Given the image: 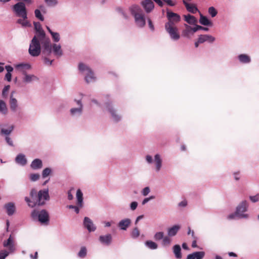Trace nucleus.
<instances>
[{
	"label": "nucleus",
	"mask_w": 259,
	"mask_h": 259,
	"mask_svg": "<svg viewBox=\"0 0 259 259\" xmlns=\"http://www.w3.org/2000/svg\"><path fill=\"white\" fill-rule=\"evenodd\" d=\"M51 169L50 168L47 167L45 168L42 172V177L43 178H46L47 177L49 176L51 173Z\"/></svg>",
	"instance_id": "nucleus-48"
},
{
	"label": "nucleus",
	"mask_w": 259,
	"mask_h": 259,
	"mask_svg": "<svg viewBox=\"0 0 259 259\" xmlns=\"http://www.w3.org/2000/svg\"><path fill=\"white\" fill-rule=\"evenodd\" d=\"M131 224V220L130 219L121 220L118 224V227L122 230H126Z\"/></svg>",
	"instance_id": "nucleus-24"
},
{
	"label": "nucleus",
	"mask_w": 259,
	"mask_h": 259,
	"mask_svg": "<svg viewBox=\"0 0 259 259\" xmlns=\"http://www.w3.org/2000/svg\"><path fill=\"white\" fill-rule=\"evenodd\" d=\"M141 5L147 13H150L154 8V4L152 0H143Z\"/></svg>",
	"instance_id": "nucleus-17"
},
{
	"label": "nucleus",
	"mask_w": 259,
	"mask_h": 259,
	"mask_svg": "<svg viewBox=\"0 0 259 259\" xmlns=\"http://www.w3.org/2000/svg\"><path fill=\"white\" fill-rule=\"evenodd\" d=\"M40 175L38 174H31L29 175V179L31 182H35L39 180Z\"/></svg>",
	"instance_id": "nucleus-47"
},
{
	"label": "nucleus",
	"mask_w": 259,
	"mask_h": 259,
	"mask_svg": "<svg viewBox=\"0 0 259 259\" xmlns=\"http://www.w3.org/2000/svg\"><path fill=\"white\" fill-rule=\"evenodd\" d=\"M13 11L17 17L27 19L25 5L23 2H18L13 6Z\"/></svg>",
	"instance_id": "nucleus-8"
},
{
	"label": "nucleus",
	"mask_w": 259,
	"mask_h": 259,
	"mask_svg": "<svg viewBox=\"0 0 259 259\" xmlns=\"http://www.w3.org/2000/svg\"><path fill=\"white\" fill-rule=\"evenodd\" d=\"M7 111L8 109L6 103L4 101L0 100V112L2 114H6Z\"/></svg>",
	"instance_id": "nucleus-40"
},
{
	"label": "nucleus",
	"mask_w": 259,
	"mask_h": 259,
	"mask_svg": "<svg viewBox=\"0 0 259 259\" xmlns=\"http://www.w3.org/2000/svg\"><path fill=\"white\" fill-rule=\"evenodd\" d=\"M145 244L150 249H156L158 248V245L157 243L151 240L146 241Z\"/></svg>",
	"instance_id": "nucleus-38"
},
{
	"label": "nucleus",
	"mask_w": 259,
	"mask_h": 259,
	"mask_svg": "<svg viewBox=\"0 0 259 259\" xmlns=\"http://www.w3.org/2000/svg\"><path fill=\"white\" fill-rule=\"evenodd\" d=\"M106 107L108 111L110 113L112 119L116 122H118L121 120V116L116 114V110H115L112 105L109 103H106Z\"/></svg>",
	"instance_id": "nucleus-18"
},
{
	"label": "nucleus",
	"mask_w": 259,
	"mask_h": 259,
	"mask_svg": "<svg viewBox=\"0 0 259 259\" xmlns=\"http://www.w3.org/2000/svg\"><path fill=\"white\" fill-rule=\"evenodd\" d=\"M117 11L122 15V16L125 19H127L128 17L125 13L124 10L121 8H118Z\"/></svg>",
	"instance_id": "nucleus-54"
},
{
	"label": "nucleus",
	"mask_w": 259,
	"mask_h": 259,
	"mask_svg": "<svg viewBox=\"0 0 259 259\" xmlns=\"http://www.w3.org/2000/svg\"><path fill=\"white\" fill-rule=\"evenodd\" d=\"M30 196L31 199L25 197V200L30 207H34L36 205H43L45 204V201L50 199L48 189L40 190L37 194L36 190L32 189L30 192Z\"/></svg>",
	"instance_id": "nucleus-1"
},
{
	"label": "nucleus",
	"mask_w": 259,
	"mask_h": 259,
	"mask_svg": "<svg viewBox=\"0 0 259 259\" xmlns=\"http://www.w3.org/2000/svg\"><path fill=\"white\" fill-rule=\"evenodd\" d=\"M83 225L89 232H94L97 228L92 220L87 217L84 218Z\"/></svg>",
	"instance_id": "nucleus-16"
},
{
	"label": "nucleus",
	"mask_w": 259,
	"mask_h": 259,
	"mask_svg": "<svg viewBox=\"0 0 259 259\" xmlns=\"http://www.w3.org/2000/svg\"><path fill=\"white\" fill-rule=\"evenodd\" d=\"M188 235H191V236L193 239H196V236L195 235V233L193 230H192L190 227H188V230L187 232Z\"/></svg>",
	"instance_id": "nucleus-60"
},
{
	"label": "nucleus",
	"mask_w": 259,
	"mask_h": 259,
	"mask_svg": "<svg viewBox=\"0 0 259 259\" xmlns=\"http://www.w3.org/2000/svg\"><path fill=\"white\" fill-rule=\"evenodd\" d=\"M45 2L49 7H54L58 4L57 0H45Z\"/></svg>",
	"instance_id": "nucleus-50"
},
{
	"label": "nucleus",
	"mask_w": 259,
	"mask_h": 259,
	"mask_svg": "<svg viewBox=\"0 0 259 259\" xmlns=\"http://www.w3.org/2000/svg\"><path fill=\"white\" fill-rule=\"evenodd\" d=\"M112 236L110 234L105 235H101L99 238V240L103 245H109L112 241Z\"/></svg>",
	"instance_id": "nucleus-20"
},
{
	"label": "nucleus",
	"mask_w": 259,
	"mask_h": 259,
	"mask_svg": "<svg viewBox=\"0 0 259 259\" xmlns=\"http://www.w3.org/2000/svg\"><path fill=\"white\" fill-rule=\"evenodd\" d=\"M171 242V240L168 236H164L162 239V245L164 246H169Z\"/></svg>",
	"instance_id": "nucleus-42"
},
{
	"label": "nucleus",
	"mask_w": 259,
	"mask_h": 259,
	"mask_svg": "<svg viewBox=\"0 0 259 259\" xmlns=\"http://www.w3.org/2000/svg\"><path fill=\"white\" fill-rule=\"evenodd\" d=\"M6 126H8L7 128H2L1 129V135L5 136V140L7 144L11 146H13V141L9 137V135L11 134L14 128V125H6Z\"/></svg>",
	"instance_id": "nucleus-12"
},
{
	"label": "nucleus",
	"mask_w": 259,
	"mask_h": 259,
	"mask_svg": "<svg viewBox=\"0 0 259 259\" xmlns=\"http://www.w3.org/2000/svg\"><path fill=\"white\" fill-rule=\"evenodd\" d=\"M237 218H239V214L237 213V210H236L234 213H231L228 215L227 219L234 220L236 219Z\"/></svg>",
	"instance_id": "nucleus-52"
},
{
	"label": "nucleus",
	"mask_w": 259,
	"mask_h": 259,
	"mask_svg": "<svg viewBox=\"0 0 259 259\" xmlns=\"http://www.w3.org/2000/svg\"><path fill=\"white\" fill-rule=\"evenodd\" d=\"M11 77H12L11 73H7L5 75V79L6 80H7L8 81H11Z\"/></svg>",
	"instance_id": "nucleus-64"
},
{
	"label": "nucleus",
	"mask_w": 259,
	"mask_h": 259,
	"mask_svg": "<svg viewBox=\"0 0 259 259\" xmlns=\"http://www.w3.org/2000/svg\"><path fill=\"white\" fill-rule=\"evenodd\" d=\"M35 16L40 21H43L44 20V17L41 13L40 10L35 9L34 11Z\"/></svg>",
	"instance_id": "nucleus-43"
},
{
	"label": "nucleus",
	"mask_w": 259,
	"mask_h": 259,
	"mask_svg": "<svg viewBox=\"0 0 259 259\" xmlns=\"http://www.w3.org/2000/svg\"><path fill=\"white\" fill-rule=\"evenodd\" d=\"M11 253L7 250H1L0 251V259H5Z\"/></svg>",
	"instance_id": "nucleus-51"
},
{
	"label": "nucleus",
	"mask_w": 259,
	"mask_h": 259,
	"mask_svg": "<svg viewBox=\"0 0 259 259\" xmlns=\"http://www.w3.org/2000/svg\"><path fill=\"white\" fill-rule=\"evenodd\" d=\"M24 77L23 81L25 83H30L33 80H37L38 78L34 75L28 74L26 73H24Z\"/></svg>",
	"instance_id": "nucleus-33"
},
{
	"label": "nucleus",
	"mask_w": 259,
	"mask_h": 259,
	"mask_svg": "<svg viewBox=\"0 0 259 259\" xmlns=\"http://www.w3.org/2000/svg\"><path fill=\"white\" fill-rule=\"evenodd\" d=\"M208 12L212 17H215L218 14L217 10L213 7H209L208 9Z\"/></svg>",
	"instance_id": "nucleus-44"
},
{
	"label": "nucleus",
	"mask_w": 259,
	"mask_h": 259,
	"mask_svg": "<svg viewBox=\"0 0 259 259\" xmlns=\"http://www.w3.org/2000/svg\"><path fill=\"white\" fill-rule=\"evenodd\" d=\"M145 158L148 164H151L153 162V158L151 155H146Z\"/></svg>",
	"instance_id": "nucleus-61"
},
{
	"label": "nucleus",
	"mask_w": 259,
	"mask_h": 259,
	"mask_svg": "<svg viewBox=\"0 0 259 259\" xmlns=\"http://www.w3.org/2000/svg\"><path fill=\"white\" fill-rule=\"evenodd\" d=\"M30 167L34 170L40 169L42 167V161L38 158L34 159L30 164Z\"/></svg>",
	"instance_id": "nucleus-27"
},
{
	"label": "nucleus",
	"mask_w": 259,
	"mask_h": 259,
	"mask_svg": "<svg viewBox=\"0 0 259 259\" xmlns=\"http://www.w3.org/2000/svg\"><path fill=\"white\" fill-rule=\"evenodd\" d=\"M77 204L79 207L83 206V194L80 189L76 191Z\"/></svg>",
	"instance_id": "nucleus-35"
},
{
	"label": "nucleus",
	"mask_w": 259,
	"mask_h": 259,
	"mask_svg": "<svg viewBox=\"0 0 259 259\" xmlns=\"http://www.w3.org/2000/svg\"><path fill=\"white\" fill-rule=\"evenodd\" d=\"M164 237V233L163 232H156L154 236V239L156 241H159L163 239Z\"/></svg>",
	"instance_id": "nucleus-45"
},
{
	"label": "nucleus",
	"mask_w": 259,
	"mask_h": 259,
	"mask_svg": "<svg viewBox=\"0 0 259 259\" xmlns=\"http://www.w3.org/2000/svg\"><path fill=\"white\" fill-rule=\"evenodd\" d=\"M16 68L24 74V73H26L27 70L31 68V66L28 63H20L16 65Z\"/></svg>",
	"instance_id": "nucleus-29"
},
{
	"label": "nucleus",
	"mask_w": 259,
	"mask_h": 259,
	"mask_svg": "<svg viewBox=\"0 0 259 259\" xmlns=\"http://www.w3.org/2000/svg\"><path fill=\"white\" fill-rule=\"evenodd\" d=\"M249 199L252 202H258L259 201V193L254 196H250Z\"/></svg>",
	"instance_id": "nucleus-53"
},
{
	"label": "nucleus",
	"mask_w": 259,
	"mask_h": 259,
	"mask_svg": "<svg viewBox=\"0 0 259 259\" xmlns=\"http://www.w3.org/2000/svg\"><path fill=\"white\" fill-rule=\"evenodd\" d=\"M87 254V249L85 247H82L81 248L80 251L78 253V255L81 258H83Z\"/></svg>",
	"instance_id": "nucleus-49"
},
{
	"label": "nucleus",
	"mask_w": 259,
	"mask_h": 259,
	"mask_svg": "<svg viewBox=\"0 0 259 259\" xmlns=\"http://www.w3.org/2000/svg\"><path fill=\"white\" fill-rule=\"evenodd\" d=\"M5 68L7 71V73H11V72L13 71V68L10 65L6 66Z\"/></svg>",
	"instance_id": "nucleus-63"
},
{
	"label": "nucleus",
	"mask_w": 259,
	"mask_h": 259,
	"mask_svg": "<svg viewBox=\"0 0 259 259\" xmlns=\"http://www.w3.org/2000/svg\"><path fill=\"white\" fill-rule=\"evenodd\" d=\"M140 235V232L138 230V229L136 227L134 229H133L132 233H131V237L134 238L136 239Z\"/></svg>",
	"instance_id": "nucleus-46"
},
{
	"label": "nucleus",
	"mask_w": 259,
	"mask_h": 259,
	"mask_svg": "<svg viewBox=\"0 0 259 259\" xmlns=\"http://www.w3.org/2000/svg\"><path fill=\"white\" fill-rule=\"evenodd\" d=\"M198 38L199 42L202 44L204 42L212 43L215 40V38L213 36L208 34L200 35Z\"/></svg>",
	"instance_id": "nucleus-21"
},
{
	"label": "nucleus",
	"mask_w": 259,
	"mask_h": 259,
	"mask_svg": "<svg viewBox=\"0 0 259 259\" xmlns=\"http://www.w3.org/2000/svg\"><path fill=\"white\" fill-rule=\"evenodd\" d=\"M10 85H6L5 86L3 90V91H2V95L4 96V97H5L7 94V92H8L9 89H10Z\"/></svg>",
	"instance_id": "nucleus-59"
},
{
	"label": "nucleus",
	"mask_w": 259,
	"mask_h": 259,
	"mask_svg": "<svg viewBox=\"0 0 259 259\" xmlns=\"http://www.w3.org/2000/svg\"><path fill=\"white\" fill-rule=\"evenodd\" d=\"M31 216L33 220L38 221L42 224L47 225L49 222V213L45 209L40 211L34 209L31 212Z\"/></svg>",
	"instance_id": "nucleus-5"
},
{
	"label": "nucleus",
	"mask_w": 259,
	"mask_h": 259,
	"mask_svg": "<svg viewBox=\"0 0 259 259\" xmlns=\"http://www.w3.org/2000/svg\"><path fill=\"white\" fill-rule=\"evenodd\" d=\"M173 252L175 257L178 259L182 258L181 248L179 245H175L173 247Z\"/></svg>",
	"instance_id": "nucleus-36"
},
{
	"label": "nucleus",
	"mask_w": 259,
	"mask_h": 259,
	"mask_svg": "<svg viewBox=\"0 0 259 259\" xmlns=\"http://www.w3.org/2000/svg\"><path fill=\"white\" fill-rule=\"evenodd\" d=\"M183 3L186 7L187 10L190 13L195 14L198 11V9L196 6L192 4H189L185 0L183 1Z\"/></svg>",
	"instance_id": "nucleus-25"
},
{
	"label": "nucleus",
	"mask_w": 259,
	"mask_h": 259,
	"mask_svg": "<svg viewBox=\"0 0 259 259\" xmlns=\"http://www.w3.org/2000/svg\"><path fill=\"white\" fill-rule=\"evenodd\" d=\"M138 206V203L136 201H133L130 204V208L132 210H135Z\"/></svg>",
	"instance_id": "nucleus-58"
},
{
	"label": "nucleus",
	"mask_w": 259,
	"mask_h": 259,
	"mask_svg": "<svg viewBox=\"0 0 259 259\" xmlns=\"http://www.w3.org/2000/svg\"><path fill=\"white\" fill-rule=\"evenodd\" d=\"M74 102L76 107H73L69 110L70 115L73 118H78L81 116L83 111V105L81 99H75Z\"/></svg>",
	"instance_id": "nucleus-7"
},
{
	"label": "nucleus",
	"mask_w": 259,
	"mask_h": 259,
	"mask_svg": "<svg viewBox=\"0 0 259 259\" xmlns=\"http://www.w3.org/2000/svg\"><path fill=\"white\" fill-rule=\"evenodd\" d=\"M204 251H196L189 254L187 256V259H202L205 256Z\"/></svg>",
	"instance_id": "nucleus-22"
},
{
	"label": "nucleus",
	"mask_w": 259,
	"mask_h": 259,
	"mask_svg": "<svg viewBox=\"0 0 259 259\" xmlns=\"http://www.w3.org/2000/svg\"><path fill=\"white\" fill-rule=\"evenodd\" d=\"M46 28L51 35L52 39L54 42H58L60 40V35L58 32L53 31L49 26H46Z\"/></svg>",
	"instance_id": "nucleus-32"
},
{
	"label": "nucleus",
	"mask_w": 259,
	"mask_h": 259,
	"mask_svg": "<svg viewBox=\"0 0 259 259\" xmlns=\"http://www.w3.org/2000/svg\"><path fill=\"white\" fill-rule=\"evenodd\" d=\"M29 54L32 57L38 56L42 53V45L39 39L34 36L32 39L28 49Z\"/></svg>",
	"instance_id": "nucleus-4"
},
{
	"label": "nucleus",
	"mask_w": 259,
	"mask_h": 259,
	"mask_svg": "<svg viewBox=\"0 0 259 259\" xmlns=\"http://www.w3.org/2000/svg\"><path fill=\"white\" fill-rule=\"evenodd\" d=\"M148 25H149L150 29H151V30L152 31H153L154 30V25L153 24L152 22L150 19H148Z\"/></svg>",
	"instance_id": "nucleus-62"
},
{
	"label": "nucleus",
	"mask_w": 259,
	"mask_h": 259,
	"mask_svg": "<svg viewBox=\"0 0 259 259\" xmlns=\"http://www.w3.org/2000/svg\"><path fill=\"white\" fill-rule=\"evenodd\" d=\"M238 58L240 62L242 63L247 64L251 61L250 58L246 54H240L238 56Z\"/></svg>",
	"instance_id": "nucleus-37"
},
{
	"label": "nucleus",
	"mask_w": 259,
	"mask_h": 259,
	"mask_svg": "<svg viewBox=\"0 0 259 259\" xmlns=\"http://www.w3.org/2000/svg\"><path fill=\"white\" fill-rule=\"evenodd\" d=\"M13 93L14 92L11 93L9 103L11 111L15 113L17 111L19 106L17 99L13 96Z\"/></svg>",
	"instance_id": "nucleus-19"
},
{
	"label": "nucleus",
	"mask_w": 259,
	"mask_h": 259,
	"mask_svg": "<svg viewBox=\"0 0 259 259\" xmlns=\"http://www.w3.org/2000/svg\"><path fill=\"white\" fill-rule=\"evenodd\" d=\"M248 205L246 200L242 201L237 206L236 210L237 213L239 214V219H247L248 217L247 214L244 213L247 210Z\"/></svg>",
	"instance_id": "nucleus-11"
},
{
	"label": "nucleus",
	"mask_w": 259,
	"mask_h": 259,
	"mask_svg": "<svg viewBox=\"0 0 259 259\" xmlns=\"http://www.w3.org/2000/svg\"><path fill=\"white\" fill-rule=\"evenodd\" d=\"M78 69L80 72L85 74V80L87 83L92 82L96 80L94 72L87 65L80 63L78 65Z\"/></svg>",
	"instance_id": "nucleus-6"
},
{
	"label": "nucleus",
	"mask_w": 259,
	"mask_h": 259,
	"mask_svg": "<svg viewBox=\"0 0 259 259\" xmlns=\"http://www.w3.org/2000/svg\"><path fill=\"white\" fill-rule=\"evenodd\" d=\"M184 17L185 21L188 24L190 25H194L195 26H196L197 22V20L194 16L190 14H188L187 15H184Z\"/></svg>",
	"instance_id": "nucleus-31"
},
{
	"label": "nucleus",
	"mask_w": 259,
	"mask_h": 259,
	"mask_svg": "<svg viewBox=\"0 0 259 259\" xmlns=\"http://www.w3.org/2000/svg\"><path fill=\"white\" fill-rule=\"evenodd\" d=\"M50 55H46L45 54H42V59L44 61V63L48 66H51L52 64V63L54 60H50L48 58V57Z\"/></svg>",
	"instance_id": "nucleus-41"
},
{
	"label": "nucleus",
	"mask_w": 259,
	"mask_h": 259,
	"mask_svg": "<svg viewBox=\"0 0 259 259\" xmlns=\"http://www.w3.org/2000/svg\"><path fill=\"white\" fill-rule=\"evenodd\" d=\"M199 23L204 26H212V23L206 17L200 14Z\"/></svg>",
	"instance_id": "nucleus-34"
},
{
	"label": "nucleus",
	"mask_w": 259,
	"mask_h": 259,
	"mask_svg": "<svg viewBox=\"0 0 259 259\" xmlns=\"http://www.w3.org/2000/svg\"><path fill=\"white\" fill-rule=\"evenodd\" d=\"M166 16L168 21L165 23L164 26H177L176 24L181 20V17L179 15L172 12L167 11Z\"/></svg>",
	"instance_id": "nucleus-10"
},
{
	"label": "nucleus",
	"mask_w": 259,
	"mask_h": 259,
	"mask_svg": "<svg viewBox=\"0 0 259 259\" xmlns=\"http://www.w3.org/2000/svg\"><path fill=\"white\" fill-rule=\"evenodd\" d=\"M154 161L155 163V170L157 172H158L162 167V159L160 154H156L154 156Z\"/></svg>",
	"instance_id": "nucleus-26"
},
{
	"label": "nucleus",
	"mask_w": 259,
	"mask_h": 259,
	"mask_svg": "<svg viewBox=\"0 0 259 259\" xmlns=\"http://www.w3.org/2000/svg\"><path fill=\"white\" fill-rule=\"evenodd\" d=\"M15 161L18 164L24 166L27 163V159L23 154H19L15 158Z\"/></svg>",
	"instance_id": "nucleus-30"
},
{
	"label": "nucleus",
	"mask_w": 259,
	"mask_h": 259,
	"mask_svg": "<svg viewBox=\"0 0 259 259\" xmlns=\"http://www.w3.org/2000/svg\"><path fill=\"white\" fill-rule=\"evenodd\" d=\"M195 28L196 30V32L199 30H203L205 31H207L209 30V29L207 27H203V26H200V25H198L197 24L195 26Z\"/></svg>",
	"instance_id": "nucleus-57"
},
{
	"label": "nucleus",
	"mask_w": 259,
	"mask_h": 259,
	"mask_svg": "<svg viewBox=\"0 0 259 259\" xmlns=\"http://www.w3.org/2000/svg\"><path fill=\"white\" fill-rule=\"evenodd\" d=\"M130 11L135 18L136 25L140 28L144 27L146 24V19L140 7L137 5H133L130 8Z\"/></svg>",
	"instance_id": "nucleus-3"
},
{
	"label": "nucleus",
	"mask_w": 259,
	"mask_h": 259,
	"mask_svg": "<svg viewBox=\"0 0 259 259\" xmlns=\"http://www.w3.org/2000/svg\"><path fill=\"white\" fill-rule=\"evenodd\" d=\"M181 226L179 225H175L172 227L168 228L167 235L169 237H173L177 235L178 231L180 230Z\"/></svg>",
	"instance_id": "nucleus-23"
},
{
	"label": "nucleus",
	"mask_w": 259,
	"mask_h": 259,
	"mask_svg": "<svg viewBox=\"0 0 259 259\" xmlns=\"http://www.w3.org/2000/svg\"><path fill=\"white\" fill-rule=\"evenodd\" d=\"M184 28L182 31V36L188 38L191 37L196 32L195 26L192 27L187 24H184Z\"/></svg>",
	"instance_id": "nucleus-15"
},
{
	"label": "nucleus",
	"mask_w": 259,
	"mask_h": 259,
	"mask_svg": "<svg viewBox=\"0 0 259 259\" xmlns=\"http://www.w3.org/2000/svg\"><path fill=\"white\" fill-rule=\"evenodd\" d=\"M33 24L34 28L36 31V35L34 36L38 37L41 43L44 41V42L46 45L48 44L49 42V38L46 36L45 31L41 28L40 23L38 22H34Z\"/></svg>",
	"instance_id": "nucleus-9"
},
{
	"label": "nucleus",
	"mask_w": 259,
	"mask_h": 259,
	"mask_svg": "<svg viewBox=\"0 0 259 259\" xmlns=\"http://www.w3.org/2000/svg\"><path fill=\"white\" fill-rule=\"evenodd\" d=\"M41 44L42 45V54L51 55L53 52L54 55L57 58H59L63 55V51L61 49V45L56 43L52 44L50 38L49 44H47L46 46L44 41Z\"/></svg>",
	"instance_id": "nucleus-2"
},
{
	"label": "nucleus",
	"mask_w": 259,
	"mask_h": 259,
	"mask_svg": "<svg viewBox=\"0 0 259 259\" xmlns=\"http://www.w3.org/2000/svg\"><path fill=\"white\" fill-rule=\"evenodd\" d=\"M79 206H76L72 205H69L67 206V207L69 209H73V210H74L75 212L76 213H78L79 212V208L78 207Z\"/></svg>",
	"instance_id": "nucleus-56"
},
{
	"label": "nucleus",
	"mask_w": 259,
	"mask_h": 259,
	"mask_svg": "<svg viewBox=\"0 0 259 259\" xmlns=\"http://www.w3.org/2000/svg\"><path fill=\"white\" fill-rule=\"evenodd\" d=\"M7 213L9 215H12L15 211V206L13 203L9 202L5 205Z\"/></svg>",
	"instance_id": "nucleus-28"
},
{
	"label": "nucleus",
	"mask_w": 259,
	"mask_h": 259,
	"mask_svg": "<svg viewBox=\"0 0 259 259\" xmlns=\"http://www.w3.org/2000/svg\"><path fill=\"white\" fill-rule=\"evenodd\" d=\"M3 245L4 247L7 248V250L11 254L14 253L16 250V243L11 235L8 239L3 242Z\"/></svg>",
	"instance_id": "nucleus-14"
},
{
	"label": "nucleus",
	"mask_w": 259,
	"mask_h": 259,
	"mask_svg": "<svg viewBox=\"0 0 259 259\" xmlns=\"http://www.w3.org/2000/svg\"><path fill=\"white\" fill-rule=\"evenodd\" d=\"M27 19H19L17 21V23L21 24L22 27H30L31 24L27 20Z\"/></svg>",
	"instance_id": "nucleus-39"
},
{
	"label": "nucleus",
	"mask_w": 259,
	"mask_h": 259,
	"mask_svg": "<svg viewBox=\"0 0 259 259\" xmlns=\"http://www.w3.org/2000/svg\"><path fill=\"white\" fill-rule=\"evenodd\" d=\"M150 188L149 187H146L142 190V194L143 196H146L150 193Z\"/></svg>",
	"instance_id": "nucleus-55"
},
{
	"label": "nucleus",
	"mask_w": 259,
	"mask_h": 259,
	"mask_svg": "<svg viewBox=\"0 0 259 259\" xmlns=\"http://www.w3.org/2000/svg\"><path fill=\"white\" fill-rule=\"evenodd\" d=\"M166 31L169 34L170 38L175 41L178 40L180 38L179 29L177 26H164Z\"/></svg>",
	"instance_id": "nucleus-13"
}]
</instances>
